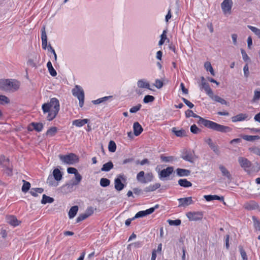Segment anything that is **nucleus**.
Wrapping results in <instances>:
<instances>
[{"label":"nucleus","instance_id":"14","mask_svg":"<svg viewBox=\"0 0 260 260\" xmlns=\"http://www.w3.org/2000/svg\"><path fill=\"white\" fill-rule=\"evenodd\" d=\"M238 162L240 166L245 170H246V169L250 168L251 166V162L246 158L243 157H239L238 158Z\"/></svg>","mask_w":260,"mask_h":260},{"label":"nucleus","instance_id":"56","mask_svg":"<svg viewBox=\"0 0 260 260\" xmlns=\"http://www.w3.org/2000/svg\"><path fill=\"white\" fill-rule=\"evenodd\" d=\"M10 102V100L5 95H0V104H3V103H9Z\"/></svg>","mask_w":260,"mask_h":260},{"label":"nucleus","instance_id":"20","mask_svg":"<svg viewBox=\"0 0 260 260\" xmlns=\"http://www.w3.org/2000/svg\"><path fill=\"white\" fill-rule=\"evenodd\" d=\"M7 221L10 224L14 226L19 225V223L17 218L15 216L12 215L8 216L7 217Z\"/></svg>","mask_w":260,"mask_h":260},{"label":"nucleus","instance_id":"41","mask_svg":"<svg viewBox=\"0 0 260 260\" xmlns=\"http://www.w3.org/2000/svg\"><path fill=\"white\" fill-rule=\"evenodd\" d=\"M247 27L260 39V29L251 25H248Z\"/></svg>","mask_w":260,"mask_h":260},{"label":"nucleus","instance_id":"35","mask_svg":"<svg viewBox=\"0 0 260 260\" xmlns=\"http://www.w3.org/2000/svg\"><path fill=\"white\" fill-rule=\"evenodd\" d=\"M53 201V198L47 196L46 194H43L41 200V203L43 204H46V203H52Z\"/></svg>","mask_w":260,"mask_h":260},{"label":"nucleus","instance_id":"12","mask_svg":"<svg viewBox=\"0 0 260 260\" xmlns=\"http://www.w3.org/2000/svg\"><path fill=\"white\" fill-rule=\"evenodd\" d=\"M74 183H76V182L73 181V180H71V181L69 183H66L61 187L62 192L64 193H67L72 192L73 191V188L74 186L78 185L74 184Z\"/></svg>","mask_w":260,"mask_h":260},{"label":"nucleus","instance_id":"58","mask_svg":"<svg viewBox=\"0 0 260 260\" xmlns=\"http://www.w3.org/2000/svg\"><path fill=\"white\" fill-rule=\"evenodd\" d=\"M210 147L217 155L219 154L220 151L219 150L218 147L216 146L215 144L213 143L210 146Z\"/></svg>","mask_w":260,"mask_h":260},{"label":"nucleus","instance_id":"1","mask_svg":"<svg viewBox=\"0 0 260 260\" xmlns=\"http://www.w3.org/2000/svg\"><path fill=\"white\" fill-rule=\"evenodd\" d=\"M185 113L186 117L187 118L193 117L199 118V121H198L199 124L203 125L204 126L213 131L221 133H228L232 131V128L230 127L221 125L215 122L205 119L194 113L191 110H187L185 111Z\"/></svg>","mask_w":260,"mask_h":260},{"label":"nucleus","instance_id":"52","mask_svg":"<svg viewBox=\"0 0 260 260\" xmlns=\"http://www.w3.org/2000/svg\"><path fill=\"white\" fill-rule=\"evenodd\" d=\"M141 107L142 105L141 104H138L137 106H134L132 108H131L129 110V112L132 113H135L140 110Z\"/></svg>","mask_w":260,"mask_h":260},{"label":"nucleus","instance_id":"3","mask_svg":"<svg viewBox=\"0 0 260 260\" xmlns=\"http://www.w3.org/2000/svg\"><path fill=\"white\" fill-rule=\"evenodd\" d=\"M20 86V83L14 79H0V89L6 91H15Z\"/></svg>","mask_w":260,"mask_h":260},{"label":"nucleus","instance_id":"9","mask_svg":"<svg viewBox=\"0 0 260 260\" xmlns=\"http://www.w3.org/2000/svg\"><path fill=\"white\" fill-rule=\"evenodd\" d=\"M158 205H156L155 206V207L150 208L145 211H140L135 215V216L133 217V219L143 217L148 215H149L152 213L154 211L155 209L158 208Z\"/></svg>","mask_w":260,"mask_h":260},{"label":"nucleus","instance_id":"59","mask_svg":"<svg viewBox=\"0 0 260 260\" xmlns=\"http://www.w3.org/2000/svg\"><path fill=\"white\" fill-rule=\"evenodd\" d=\"M94 208L92 207H88L86 210L85 211V213L86 214V215L89 217L90 215H91L93 212H94Z\"/></svg>","mask_w":260,"mask_h":260},{"label":"nucleus","instance_id":"4","mask_svg":"<svg viewBox=\"0 0 260 260\" xmlns=\"http://www.w3.org/2000/svg\"><path fill=\"white\" fill-rule=\"evenodd\" d=\"M58 157L63 163L68 165H73L79 161V158L77 155L73 153L68 155L60 154Z\"/></svg>","mask_w":260,"mask_h":260},{"label":"nucleus","instance_id":"42","mask_svg":"<svg viewBox=\"0 0 260 260\" xmlns=\"http://www.w3.org/2000/svg\"><path fill=\"white\" fill-rule=\"evenodd\" d=\"M108 149L109 151L114 152L116 149V145L113 141H110L108 145Z\"/></svg>","mask_w":260,"mask_h":260},{"label":"nucleus","instance_id":"32","mask_svg":"<svg viewBox=\"0 0 260 260\" xmlns=\"http://www.w3.org/2000/svg\"><path fill=\"white\" fill-rule=\"evenodd\" d=\"M113 168V164L112 161H109L103 165L101 168L102 171L108 172Z\"/></svg>","mask_w":260,"mask_h":260},{"label":"nucleus","instance_id":"23","mask_svg":"<svg viewBox=\"0 0 260 260\" xmlns=\"http://www.w3.org/2000/svg\"><path fill=\"white\" fill-rule=\"evenodd\" d=\"M219 168L221 172L222 176L226 177L229 180L232 179V176L230 172L226 169L225 167L222 165H220Z\"/></svg>","mask_w":260,"mask_h":260},{"label":"nucleus","instance_id":"15","mask_svg":"<svg viewBox=\"0 0 260 260\" xmlns=\"http://www.w3.org/2000/svg\"><path fill=\"white\" fill-rule=\"evenodd\" d=\"M174 169L172 167H168L166 169L162 170L159 173V178H165L169 176L173 172Z\"/></svg>","mask_w":260,"mask_h":260},{"label":"nucleus","instance_id":"55","mask_svg":"<svg viewBox=\"0 0 260 260\" xmlns=\"http://www.w3.org/2000/svg\"><path fill=\"white\" fill-rule=\"evenodd\" d=\"M260 99V90H255L254 96L253 98V101L256 102Z\"/></svg>","mask_w":260,"mask_h":260},{"label":"nucleus","instance_id":"6","mask_svg":"<svg viewBox=\"0 0 260 260\" xmlns=\"http://www.w3.org/2000/svg\"><path fill=\"white\" fill-rule=\"evenodd\" d=\"M232 0H224L221 4V7L224 14H230L233 6Z\"/></svg>","mask_w":260,"mask_h":260},{"label":"nucleus","instance_id":"39","mask_svg":"<svg viewBox=\"0 0 260 260\" xmlns=\"http://www.w3.org/2000/svg\"><path fill=\"white\" fill-rule=\"evenodd\" d=\"M57 128L56 127L53 126L50 127L49 129L47 130L46 132V135L49 137L54 136L56 133H57Z\"/></svg>","mask_w":260,"mask_h":260},{"label":"nucleus","instance_id":"62","mask_svg":"<svg viewBox=\"0 0 260 260\" xmlns=\"http://www.w3.org/2000/svg\"><path fill=\"white\" fill-rule=\"evenodd\" d=\"M142 245V242L138 241L129 244L128 246H133L135 248H139Z\"/></svg>","mask_w":260,"mask_h":260},{"label":"nucleus","instance_id":"54","mask_svg":"<svg viewBox=\"0 0 260 260\" xmlns=\"http://www.w3.org/2000/svg\"><path fill=\"white\" fill-rule=\"evenodd\" d=\"M154 85L157 88L160 89L161 88L163 85L164 83L162 81L159 79H156L155 81V83L154 84Z\"/></svg>","mask_w":260,"mask_h":260},{"label":"nucleus","instance_id":"11","mask_svg":"<svg viewBox=\"0 0 260 260\" xmlns=\"http://www.w3.org/2000/svg\"><path fill=\"white\" fill-rule=\"evenodd\" d=\"M179 202L178 207H186L193 203L191 197H186L178 199Z\"/></svg>","mask_w":260,"mask_h":260},{"label":"nucleus","instance_id":"48","mask_svg":"<svg viewBox=\"0 0 260 260\" xmlns=\"http://www.w3.org/2000/svg\"><path fill=\"white\" fill-rule=\"evenodd\" d=\"M252 219L255 229L260 230V221H259L255 216L252 217Z\"/></svg>","mask_w":260,"mask_h":260},{"label":"nucleus","instance_id":"26","mask_svg":"<svg viewBox=\"0 0 260 260\" xmlns=\"http://www.w3.org/2000/svg\"><path fill=\"white\" fill-rule=\"evenodd\" d=\"M53 177L56 181H60L62 177V175L60 171L58 169H55L53 171Z\"/></svg>","mask_w":260,"mask_h":260},{"label":"nucleus","instance_id":"44","mask_svg":"<svg viewBox=\"0 0 260 260\" xmlns=\"http://www.w3.org/2000/svg\"><path fill=\"white\" fill-rule=\"evenodd\" d=\"M110 181L107 178H102L100 180V185L102 187H107L110 185Z\"/></svg>","mask_w":260,"mask_h":260},{"label":"nucleus","instance_id":"61","mask_svg":"<svg viewBox=\"0 0 260 260\" xmlns=\"http://www.w3.org/2000/svg\"><path fill=\"white\" fill-rule=\"evenodd\" d=\"M241 54H242L243 60L245 61H247L250 60V58L248 57V56L247 55V54L246 53V52L243 49H241Z\"/></svg>","mask_w":260,"mask_h":260},{"label":"nucleus","instance_id":"22","mask_svg":"<svg viewBox=\"0 0 260 260\" xmlns=\"http://www.w3.org/2000/svg\"><path fill=\"white\" fill-rule=\"evenodd\" d=\"M204 198L207 201H211L214 200H219L224 202L223 197H219L217 195H205Z\"/></svg>","mask_w":260,"mask_h":260},{"label":"nucleus","instance_id":"30","mask_svg":"<svg viewBox=\"0 0 260 260\" xmlns=\"http://www.w3.org/2000/svg\"><path fill=\"white\" fill-rule=\"evenodd\" d=\"M88 122V119H77L73 121V124L78 127H81Z\"/></svg>","mask_w":260,"mask_h":260},{"label":"nucleus","instance_id":"40","mask_svg":"<svg viewBox=\"0 0 260 260\" xmlns=\"http://www.w3.org/2000/svg\"><path fill=\"white\" fill-rule=\"evenodd\" d=\"M204 67L207 71H209L212 75L215 76L214 71L209 62H206L204 64Z\"/></svg>","mask_w":260,"mask_h":260},{"label":"nucleus","instance_id":"19","mask_svg":"<svg viewBox=\"0 0 260 260\" xmlns=\"http://www.w3.org/2000/svg\"><path fill=\"white\" fill-rule=\"evenodd\" d=\"M209 96L215 102H218L222 105H226L228 104L227 102L225 100L217 95H214L213 92L212 93V95H210Z\"/></svg>","mask_w":260,"mask_h":260},{"label":"nucleus","instance_id":"45","mask_svg":"<svg viewBox=\"0 0 260 260\" xmlns=\"http://www.w3.org/2000/svg\"><path fill=\"white\" fill-rule=\"evenodd\" d=\"M166 34L167 30H164L162 32V34L160 36V40L158 42L159 45H162L165 43V40L167 39Z\"/></svg>","mask_w":260,"mask_h":260},{"label":"nucleus","instance_id":"34","mask_svg":"<svg viewBox=\"0 0 260 260\" xmlns=\"http://www.w3.org/2000/svg\"><path fill=\"white\" fill-rule=\"evenodd\" d=\"M202 88H204L206 93L208 95V96L211 95L213 91L210 87L209 84L207 82H204L203 84L201 85Z\"/></svg>","mask_w":260,"mask_h":260},{"label":"nucleus","instance_id":"49","mask_svg":"<svg viewBox=\"0 0 260 260\" xmlns=\"http://www.w3.org/2000/svg\"><path fill=\"white\" fill-rule=\"evenodd\" d=\"M190 132L194 134H197L201 132V130L196 124H193L190 127Z\"/></svg>","mask_w":260,"mask_h":260},{"label":"nucleus","instance_id":"38","mask_svg":"<svg viewBox=\"0 0 260 260\" xmlns=\"http://www.w3.org/2000/svg\"><path fill=\"white\" fill-rule=\"evenodd\" d=\"M242 138L248 141H253L254 140H259L260 137L259 136L244 135L242 137Z\"/></svg>","mask_w":260,"mask_h":260},{"label":"nucleus","instance_id":"8","mask_svg":"<svg viewBox=\"0 0 260 260\" xmlns=\"http://www.w3.org/2000/svg\"><path fill=\"white\" fill-rule=\"evenodd\" d=\"M186 216L190 221H198L203 218V214L202 212H189L186 213Z\"/></svg>","mask_w":260,"mask_h":260},{"label":"nucleus","instance_id":"33","mask_svg":"<svg viewBox=\"0 0 260 260\" xmlns=\"http://www.w3.org/2000/svg\"><path fill=\"white\" fill-rule=\"evenodd\" d=\"M47 68L48 69L50 74L53 77L56 76L57 75V73H56V71L54 70V69L53 68L51 61H49L47 62Z\"/></svg>","mask_w":260,"mask_h":260},{"label":"nucleus","instance_id":"31","mask_svg":"<svg viewBox=\"0 0 260 260\" xmlns=\"http://www.w3.org/2000/svg\"><path fill=\"white\" fill-rule=\"evenodd\" d=\"M78 210V207L77 206H74L71 208L69 212V217L70 218H73L74 217Z\"/></svg>","mask_w":260,"mask_h":260},{"label":"nucleus","instance_id":"51","mask_svg":"<svg viewBox=\"0 0 260 260\" xmlns=\"http://www.w3.org/2000/svg\"><path fill=\"white\" fill-rule=\"evenodd\" d=\"M145 177V173L144 171H140L137 175V179L141 182V183H143V178Z\"/></svg>","mask_w":260,"mask_h":260},{"label":"nucleus","instance_id":"28","mask_svg":"<svg viewBox=\"0 0 260 260\" xmlns=\"http://www.w3.org/2000/svg\"><path fill=\"white\" fill-rule=\"evenodd\" d=\"M172 131L177 137H182L186 136V132L184 129L177 130L176 127H173Z\"/></svg>","mask_w":260,"mask_h":260},{"label":"nucleus","instance_id":"57","mask_svg":"<svg viewBox=\"0 0 260 260\" xmlns=\"http://www.w3.org/2000/svg\"><path fill=\"white\" fill-rule=\"evenodd\" d=\"M240 254L243 260H247L246 253L242 247H239Z\"/></svg>","mask_w":260,"mask_h":260},{"label":"nucleus","instance_id":"53","mask_svg":"<svg viewBox=\"0 0 260 260\" xmlns=\"http://www.w3.org/2000/svg\"><path fill=\"white\" fill-rule=\"evenodd\" d=\"M41 39L42 41L47 40V37L45 31V26H44L41 29Z\"/></svg>","mask_w":260,"mask_h":260},{"label":"nucleus","instance_id":"17","mask_svg":"<svg viewBox=\"0 0 260 260\" xmlns=\"http://www.w3.org/2000/svg\"><path fill=\"white\" fill-rule=\"evenodd\" d=\"M133 129L134 134L136 136L140 135L143 130L142 126L139 124L138 122H134L133 125Z\"/></svg>","mask_w":260,"mask_h":260},{"label":"nucleus","instance_id":"36","mask_svg":"<svg viewBox=\"0 0 260 260\" xmlns=\"http://www.w3.org/2000/svg\"><path fill=\"white\" fill-rule=\"evenodd\" d=\"M44 191L42 188H31L30 193L34 197H37L38 193H42Z\"/></svg>","mask_w":260,"mask_h":260},{"label":"nucleus","instance_id":"5","mask_svg":"<svg viewBox=\"0 0 260 260\" xmlns=\"http://www.w3.org/2000/svg\"><path fill=\"white\" fill-rule=\"evenodd\" d=\"M73 95L77 97L79 101V106L82 107L84 102V92L82 87L79 85H76L72 89Z\"/></svg>","mask_w":260,"mask_h":260},{"label":"nucleus","instance_id":"29","mask_svg":"<svg viewBox=\"0 0 260 260\" xmlns=\"http://www.w3.org/2000/svg\"><path fill=\"white\" fill-rule=\"evenodd\" d=\"M160 186V184L159 183H156L153 185H150L149 186L146 187L144 188V191L145 192H150V191H153L157 189V188H159Z\"/></svg>","mask_w":260,"mask_h":260},{"label":"nucleus","instance_id":"27","mask_svg":"<svg viewBox=\"0 0 260 260\" xmlns=\"http://www.w3.org/2000/svg\"><path fill=\"white\" fill-rule=\"evenodd\" d=\"M178 184L182 187H189L192 186V183L186 179H181L178 181Z\"/></svg>","mask_w":260,"mask_h":260},{"label":"nucleus","instance_id":"2","mask_svg":"<svg viewBox=\"0 0 260 260\" xmlns=\"http://www.w3.org/2000/svg\"><path fill=\"white\" fill-rule=\"evenodd\" d=\"M44 114L48 113V120H53L57 115L59 109V101L55 98H52L49 103H44L42 106Z\"/></svg>","mask_w":260,"mask_h":260},{"label":"nucleus","instance_id":"64","mask_svg":"<svg viewBox=\"0 0 260 260\" xmlns=\"http://www.w3.org/2000/svg\"><path fill=\"white\" fill-rule=\"evenodd\" d=\"M182 100L189 108H192L194 107V105L187 99L182 98Z\"/></svg>","mask_w":260,"mask_h":260},{"label":"nucleus","instance_id":"63","mask_svg":"<svg viewBox=\"0 0 260 260\" xmlns=\"http://www.w3.org/2000/svg\"><path fill=\"white\" fill-rule=\"evenodd\" d=\"M244 75L246 78H247L249 75V68L247 64H246L243 68Z\"/></svg>","mask_w":260,"mask_h":260},{"label":"nucleus","instance_id":"18","mask_svg":"<svg viewBox=\"0 0 260 260\" xmlns=\"http://www.w3.org/2000/svg\"><path fill=\"white\" fill-rule=\"evenodd\" d=\"M32 126L33 129H34L37 132H40L42 131L43 128V124L42 123H37V122H32L30 123V126L28 127L29 131H32V129H31L30 126Z\"/></svg>","mask_w":260,"mask_h":260},{"label":"nucleus","instance_id":"25","mask_svg":"<svg viewBox=\"0 0 260 260\" xmlns=\"http://www.w3.org/2000/svg\"><path fill=\"white\" fill-rule=\"evenodd\" d=\"M137 85L139 88H146L150 89L149 83L144 79L138 80Z\"/></svg>","mask_w":260,"mask_h":260},{"label":"nucleus","instance_id":"43","mask_svg":"<svg viewBox=\"0 0 260 260\" xmlns=\"http://www.w3.org/2000/svg\"><path fill=\"white\" fill-rule=\"evenodd\" d=\"M153 179V175L152 173H147L144 178H143V183H146L148 182H150Z\"/></svg>","mask_w":260,"mask_h":260},{"label":"nucleus","instance_id":"13","mask_svg":"<svg viewBox=\"0 0 260 260\" xmlns=\"http://www.w3.org/2000/svg\"><path fill=\"white\" fill-rule=\"evenodd\" d=\"M121 179H124L123 175H119L114 180L115 188L117 191L122 190L124 187V185L121 182Z\"/></svg>","mask_w":260,"mask_h":260},{"label":"nucleus","instance_id":"47","mask_svg":"<svg viewBox=\"0 0 260 260\" xmlns=\"http://www.w3.org/2000/svg\"><path fill=\"white\" fill-rule=\"evenodd\" d=\"M154 99L155 98L153 96L147 95L145 96L143 99V102L145 103H148L149 102H152L153 101H154Z\"/></svg>","mask_w":260,"mask_h":260},{"label":"nucleus","instance_id":"50","mask_svg":"<svg viewBox=\"0 0 260 260\" xmlns=\"http://www.w3.org/2000/svg\"><path fill=\"white\" fill-rule=\"evenodd\" d=\"M250 151L256 155L260 156V148L257 147H251L249 148Z\"/></svg>","mask_w":260,"mask_h":260},{"label":"nucleus","instance_id":"21","mask_svg":"<svg viewBox=\"0 0 260 260\" xmlns=\"http://www.w3.org/2000/svg\"><path fill=\"white\" fill-rule=\"evenodd\" d=\"M177 175L179 177L188 176L190 174V171L184 169L178 168L176 170Z\"/></svg>","mask_w":260,"mask_h":260},{"label":"nucleus","instance_id":"60","mask_svg":"<svg viewBox=\"0 0 260 260\" xmlns=\"http://www.w3.org/2000/svg\"><path fill=\"white\" fill-rule=\"evenodd\" d=\"M87 217H88L86 215V214L85 213L83 214H81L79 215V216L77 217V218L76 219L77 222H80V221L85 219Z\"/></svg>","mask_w":260,"mask_h":260},{"label":"nucleus","instance_id":"24","mask_svg":"<svg viewBox=\"0 0 260 260\" xmlns=\"http://www.w3.org/2000/svg\"><path fill=\"white\" fill-rule=\"evenodd\" d=\"M244 207L245 209L248 210H254L257 208L258 205L254 202H251L249 203H246L244 205Z\"/></svg>","mask_w":260,"mask_h":260},{"label":"nucleus","instance_id":"46","mask_svg":"<svg viewBox=\"0 0 260 260\" xmlns=\"http://www.w3.org/2000/svg\"><path fill=\"white\" fill-rule=\"evenodd\" d=\"M168 222L170 225H180L181 221L180 219L171 220L169 219Z\"/></svg>","mask_w":260,"mask_h":260},{"label":"nucleus","instance_id":"10","mask_svg":"<svg viewBox=\"0 0 260 260\" xmlns=\"http://www.w3.org/2000/svg\"><path fill=\"white\" fill-rule=\"evenodd\" d=\"M67 172L69 174H74L75 179L73 181H75L74 184H79L82 180V176L78 173L77 170L75 168L70 167L67 169Z\"/></svg>","mask_w":260,"mask_h":260},{"label":"nucleus","instance_id":"37","mask_svg":"<svg viewBox=\"0 0 260 260\" xmlns=\"http://www.w3.org/2000/svg\"><path fill=\"white\" fill-rule=\"evenodd\" d=\"M23 185L22 186V191L23 192H27L30 187V183L24 180H22Z\"/></svg>","mask_w":260,"mask_h":260},{"label":"nucleus","instance_id":"16","mask_svg":"<svg viewBox=\"0 0 260 260\" xmlns=\"http://www.w3.org/2000/svg\"><path fill=\"white\" fill-rule=\"evenodd\" d=\"M248 116L245 113H240L232 117V120L234 122L243 121L248 118Z\"/></svg>","mask_w":260,"mask_h":260},{"label":"nucleus","instance_id":"7","mask_svg":"<svg viewBox=\"0 0 260 260\" xmlns=\"http://www.w3.org/2000/svg\"><path fill=\"white\" fill-rule=\"evenodd\" d=\"M181 157L184 160L190 162H193L196 159L194 151L184 150L182 152Z\"/></svg>","mask_w":260,"mask_h":260}]
</instances>
